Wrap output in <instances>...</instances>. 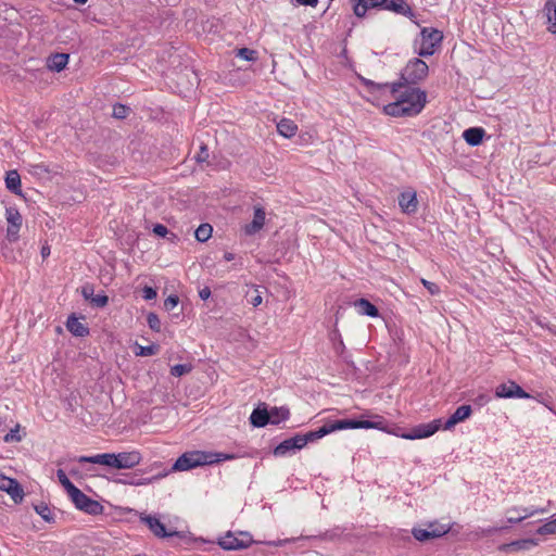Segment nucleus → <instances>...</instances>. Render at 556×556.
Here are the masks:
<instances>
[{"label": "nucleus", "instance_id": "obj_33", "mask_svg": "<svg viewBox=\"0 0 556 556\" xmlns=\"http://www.w3.org/2000/svg\"><path fill=\"white\" fill-rule=\"evenodd\" d=\"M56 476H58V479H59L60 483L66 490L67 494H70L72 491H74L76 489V486L70 481V479L65 475L64 470L59 469L56 471Z\"/></svg>", "mask_w": 556, "mask_h": 556}, {"label": "nucleus", "instance_id": "obj_15", "mask_svg": "<svg viewBox=\"0 0 556 556\" xmlns=\"http://www.w3.org/2000/svg\"><path fill=\"white\" fill-rule=\"evenodd\" d=\"M543 513V509H532V508H520V507H511L507 510V514L509 515L507 517V521L510 523H517L526 518L532 517L536 514Z\"/></svg>", "mask_w": 556, "mask_h": 556}, {"label": "nucleus", "instance_id": "obj_32", "mask_svg": "<svg viewBox=\"0 0 556 556\" xmlns=\"http://www.w3.org/2000/svg\"><path fill=\"white\" fill-rule=\"evenodd\" d=\"M136 356H152V355H155L157 352H159V345L156 344H151V345H148V346H142V345H139V344H136Z\"/></svg>", "mask_w": 556, "mask_h": 556}, {"label": "nucleus", "instance_id": "obj_34", "mask_svg": "<svg viewBox=\"0 0 556 556\" xmlns=\"http://www.w3.org/2000/svg\"><path fill=\"white\" fill-rule=\"evenodd\" d=\"M192 369V366L189 364H178L170 368V374L174 377H181L188 372H190Z\"/></svg>", "mask_w": 556, "mask_h": 556}, {"label": "nucleus", "instance_id": "obj_27", "mask_svg": "<svg viewBox=\"0 0 556 556\" xmlns=\"http://www.w3.org/2000/svg\"><path fill=\"white\" fill-rule=\"evenodd\" d=\"M269 419H270L269 410H267L266 408H264V409L256 408L252 412V414L250 416V421L255 427L266 426L267 424H269Z\"/></svg>", "mask_w": 556, "mask_h": 556}, {"label": "nucleus", "instance_id": "obj_43", "mask_svg": "<svg viewBox=\"0 0 556 556\" xmlns=\"http://www.w3.org/2000/svg\"><path fill=\"white\" fill-rule=\"evenodd\" d=\"M91 302L99 307H103L108 304L109 298L104 294H98L91 298Z\"/></svg>", "mask_w": 556, "mask_h": 556}, {"label": "nucleus", "instance_id": "obj_42", "mask_svg": "<svg viewBox=\"0 0 556 556\" xmlns=\"http://www.w3.org/2000/svg\"><path fill=\"white\" fill-rule=\"evenodd\" d=\"M421 283L425 286V288L429 291L430 294L435 295L440 292V288L437 283L428 281L426 279H421Z\"/></svg>", "mask_w": 556, "mask_h": 556}, {"label": "nucleus", "instance_id": "obj_39", "mask_svg": "<svg viewBox=\"0 0 556 556\" xmlns=\"http://www.w3.org/2000/svg\"><path fill=\"white\" fill-rule=\"evenodd\" d=\"M147 321H148L149 327L152 330H155V331H160L161 330V321H160V319H159L156 314L150 313L148 315V317H147Z\"/></svg>", "mask_w": 556, "mask_h": 556}, {"label": "nucleus", "instance_id": "obj_55", "mask_svg": "<svg viewBox=\"0 0 556 556\" xmlns=\"http://www.w3.org/2000/svg\"><path fill=\"white\" fill-rule=\"evenodd\" d=\"M198 160L199 161H203L204 160V154H201V156H198Z\"/></svg>", "mask_w": 556, "mask_h": 556}, {"label": "nucleus", "instance_id": "obj_54", "mask_svg": "<svg viewBox=\"0 0 556 556\" xmlns=\"http://www.w3.org/2000/svg\"><path fill=\"white\" fill-rule=\"evenodd\" d=\"M76 3L84 4L87 2V0H74Z\"/></svg>", "mask_w": 556, "mask_h": 556}, {"label": "nucleus", "instance_id": "obj_20", "mask_svg": "<svg viewBox=\"0 0 556 556\" xmlns=\"http://www.w3.org/2000/svg\"><path fill=\"white\" fill-rule=\"evenodd\" d=\"M301 443H302V439H298V435L287 439L275 447L274 455L275 456H285L290 451L301 450L302 448Z\"/></svg>", "mask_w": 556, "mask_h": 556}, {"label": "nucleus", "instance_id": "obj_44", "mask_svg": "<svg viewBox=\"0 0 556 556\" xmlns=\"http://www.w3.org/2000/svg\"><path fill=\"white\" fill-rule=\"evenodd\" d=\"M178 302H179V299H178L177 295H169L164 301V306H165L166 309L170 311V309L175 308L178 305Z\"/></svg>", "mask_w": 556, "mask_h": 556}, {"label": "nucleus", "instance_id": "obj_11", "mask_svg": "<svg viewBox=\"0 0 556 556\" xmlns=\"http://www.w3.org/2000/svg\"><path fill=\"white\" fill-rule=\"evenodd\" d=\"M441 419H434L429 424H422L415 427L412 432L404 433L401 437L407 440L425 439L434 434L442 426Z\"/></svg>", "mask_w": 556, "mask_h": 556}, {"label": "nucleus", "instance_id": "obj_17", "mask_svg": "<svg viewBox=\"0 0 556 556\" xmlns=\"http://www.w3.org/2000/svg\"><path fill=\"white\" fill-rule=\"evenodd\" d=\"M471 406L470 405H462L457 407L455 413L445 421L443 429L450 430L455 425H457L460 421H464L471 415Z\"/></svg>", "mask_w": 556, "mask_h": 556}, {"label": "nucleus", "instance_id": "obj_38", "mask_svg": "<svg viewBox=\"0 0 556 556\" xmlns=\"http://www.w3.org/2000/svg\"><path fill=\"white\" fill-rule=\"evenodd\" d=\"M35 510L37 511L38 515H40L42 517V519H45L46 521H51L52 520V514H51V510L50 508L46 505V504H40V505H37L35 506Z\"/></svg>", "mask_w": 556, "mask_h": 556}, {"label": "nucleus", "instance_id": "obj_6", "mask_svg": "<svg viewBox=\"0 0 556 556\" xmlns=\"http://www.w3.org/2000/svg\"><path fill=\"white\" fill-rule=\"evenodd\" d=\"M426 528L415 527L412 530L413 536L420 542L441 538L450 532L451 526L447 523H440L438 521L428 522Z\"/></svg>", "mask_w": 556, "mask_h": 556}, {"label": "nucleus", "instance_id": "obj_5", "mask_svg": "<svg viewBox=\"0 0 556 556\" xmlns=\"http://www.w3.org/2000/svg\"><path fill=\"white\" fill-rule=\"evenodd\" d=\"M443 40V35L435 28L425 27L420 31V37L415 41L414 50L419 56H430L434 54Z\"/></svg>", "mask_w": 556, "mask_h": 556}, {"label": "nucleus", "instance_id": "obj_12", "mask_svg": "<svg viewBox=\"0 0 556 556\" xmlns=\"http://www.w3.org/2000/svg\"><path fill=\"white\" fill-rule=\"evenodd\" d=\"M495 396L498 399H529L530 394L523 391L515 381H508L496 387Z\"/></svg>", "mask_w": 556, "mask_h": 556}, {"label": "nucleus", "instance_id": "obj_45", "mask_svg": "<svg viewBox=\"0 0 556 556\" xmlns=\"http://www.w3.org/2000/svg\"><path fill=\"white\" fill-rule=\"evenodd\" d=\"M29 172L31 174L41 175V174H48L49 169L43 164H35V165H30Z\"/></svg>", "mask_w": 556, "mask_h": 556}, {"label": "nucleus", "instance_id": "obj_31", "mask_svg": "<svg viewBox=\"0 0 556 556\" xmlns=\"http://www.w3.org/2000/svg\"><path fill=\"white\" fill-rule=\"evenodd\" d=\"M212 230H213V229H212V226H211V225H208V224H202V225H200V226L197 228V230H195V232H194V236H195V238H197V240H198V241H200V242H205V241H207V240L211 238V236H212Z\"/></svg>", "mask_w": 556, "mask_h": 556}, {"label": "nucleus", "instance_id": "obj_9", "mask_svg": "<svg viewBox=\"0 0 556 556\" xmlns=\"http://www.w3.org/2000/svg\"><path fill=\"white\" fill-rule=\"evenodd\" d=\"M0 491L5 492L15 504L23 502L25 493L16 479L0 473Z\"/></svg>", "mask_w": 556, "mask_h": 556}, {"label": "nucleus", "instance_id": "obj_19", "mask_svg": "<svg viewBox=\"0 0 556 556\" xmlns=\"http://www.w3.org/2000/svg\"><path fill=\"white\" fill-rule=\"evenodd\" d=\"M354 14L358 17L365 16L369 9H375L384 4L387 0H353Z\"/></svg>", "mask_w": 556, "mask_h": 556}, {"label": "nucleus", "instance_id": "obj_48", "mask_svg": "<svg viewBox=\"0 0 556 556\" xmlns=\"http://www.w3.org/2000/svg\"><path fill=\"white\" fill-rule=\"evenodd\" d=\"M81 293L85 299H91V296L93 294V287H91V286L83 287Z\"/></svg>", "mask_w": 556, "mask_h": 556}, {"label": "nucleus", "instance_id": "obj_8", "mask_svg": "<svg viewBox=\"0 0 556 556\" xmlns=\"http://www.w3.org/2000/svg\"><path fill=\"white\" fill-rule=\"evenodd\" d=\"M68 496L78 509L88 514L97 515L100 514L103 509L99 502L88 497L78 488L72 491Z\"/></svg>", "mask_w": 556, "mask_h": 556}, {"label": "nucleus", "instance_id": "obj_2", "mask_svg": "<svg viewBox=\"0 0 556 556\" xmlns=\"http://www.w3.org/2000/svg\"><path fill=\"white\" fill-rule=\"evenodd\" d=\"M379 429L387 430V422L381 416H375L374 420H337L324 425L316 431H309L305 434H296L298 439H302L301 447H304L308 442L320 439L333 431L343 429Z\"/></svg>", "mask_w": 556, "mask_h": 556}, {"label": "nucleus", "instance_id": "obj_22", "mask_svg": "<svg viewBox=\"0 0 556 556\" xmlns=\"http://www.w3.org/2000/svg\"><path fill=\"white\" fill-rule=\"evenodd\" d=\"M298 125L295 124V122H293L292 119L290 118H281L278 123H277V131L280 136L285 137V138H292L296 135L298 132Z\"/></svg>", "mask_w": 556, "mask_h": 556}, {"label": "nucleus", "instance_id": "obj_49", "mask_svg": "<svg viewBox=\"0 0 556 556\" xmlns=\"http://www.w3.org/2000/svg\"><path fill=\"white\" fill-rule=\"evenodd\" d=\"M199 296L202 300H207L211 296V290L208 287H205L199 291Z\"/></svg>", "mask_w": 556, "mask_h": 556}, {"label": "nucleus", "instance_id": "obj_14", "mask_svg": "<svg viewBox=\"0 0 556 556\" xmlns=\"http://www.w3.org/2000/svg\"><path fill=\"white\" fill-rule=\"evenodd\" d=\"M266 213L263 207L255 206L253 219L250 224L244 226V232L248 236H253L257 233L265 225Z\"/></svg>", "mask_w": 556, "mask_h": 556}, {"label": "nucleus", "instance_id": "obj_56", "mask_svg": "<svg viewBox=\"0 0 556 556\" xmlns=\"http://www.w3.org/2000/svg\"><path fill=\"white\" fill-rule=\"evenodd\" d=\"M198 160L199 161H203L204 160V154H201V156H198Z\"/></svg>", "mask_w": 556, "mask_h": 556}, {"label": "nucleus", "instance_id": "obj_47", "mask_svg": "<svg viewBox=\"0 0 556 556\" xmlns=\"http://www.w3.org/2000/svg\"><path fill=\"white\" fill-rule=\"evenodd\" d=\"M153 232L156 235V236H160V237H165L167 233H168V229L162 225V224H156L154 227H153Z\"/></svg>", "mask_w": 556, "mask_h": 556}, {"label": "nucleus", "instance_id": "obj_28", "mask_svg": "<svg viewBox=\"0 0 556 556\" xmlns=\"http://www.w3.org/2000/svg\"><path fill=\"white\" fill-rule=\"evenodd\" d=\"M355 307L358 308L359 314L369 317H377L379 315L378 308L366 299H359L355 302Z\"/></svg>", "mask_w": 556, "mask_h": 556}, {"label": "nucleus", "instance_id": "obj_23", "mask_svg": "<svg viewBox=\"0 0 556 556\" xmlns=\"http://www.w3.org/2000/svg\"><path fill=\"white\" fill-rule=\"evenodd\" d=\"M67 330L76 337H85L89 333V329L76 316H70L66 321Z\"/></svg>", "mask_w": 556, "mask_h": 556}, {"label": "nucleus", "instance_id": "obj_35", "mask_svg": "<svg viewBox=\"0 0 556 556\" xmlns=\"http://www.w3.org/2000/svg\"><path fill=\"white\" fill-rule=\"evenodd\" d=\"M3 440L7 443L20 442L22 440V435L20 434V425H16L14 429H11L10 432L4 435Z\"/></svg>", "mask_w": 556, "mask_h": 556}, {"label": "nucleus", "instance_id": "obj_40", "mask_svg": "<svg viewBox=\"0 0 556 556\" xmlns=\"http://www.w3.org/2000/svg\"><path fill=\"white\" fill-rule=\"evenodd\" d=\"M129 108L123 104H116L113 108V116L116 118H125L128 115Z\"/></svg>", "mask_w": 556, "mask_h": 556}, {"label": "nucleus", "instance_id": "obj_3", "mask_svg": "<svg viewBox=\"0 0 556 556\" xmlns=\"http://www.w3.org/2000/svg\"><path fill=\"white\" fill-rule=\"evenodd\" d=\"M235 454L207 452V451H189L180 455L172 467V471H187L197 467L213 465L224 460H232Z\"/></svg>", "mask_w": 556, "mask_h": 556}, {"label": "nucleus", "instance_id": "obj_16", "mask_svg": "<svg viewBox=\"0 0 556 556\" xmlns=\"http://www.w3.org/2000/svg\"><path fill=\"white\" fill-rule=\"evenodd\" d=\"M399 205L406 214L415 213L418 208V200L415 191L402 192L399 197Z\"/></svg>", "mask_w": 556, "mask_h": 556}, {"label": "nucleus", "instance_id": "obj_21", "mask_svg": "<svg viewBox=\"0 0 556 556\" xmlns=\"http://www.w3.org/2000/svg\"><path fill=\"white\" fill-rule=\"evenodd\" d=\"M141 520L159 538H166V536H172L175 534V533H168L165 529V526L156 517L144 516V517H141Z\"/></svg>", "mask_w": 556, "mask_h": 556}, {"label": "nucleus", "instance_id": "obj_7", "mask_svg": "<svg viewBox=\"0 0 556 556\" xmlns=\"http://www.w3.org/2000/svg\"><path fill=\"white\" fill-rule=\"evenodd\" d=\"M429 67L418 58L410 60L403 70L402 78L409 84H418L427 78Z\"/></svg>", "mask_w": 556, "mask_h": 556}, {"label": "nucleus", "instance_id": "obj_4", "mask_svg": "<svg viewBox=\"0 0 556 556\" xmlns=\"http://www.w3.org/2000/svg\"><path fill=\"white\" fill-rule=\"evenodd\" d=\"M142 456L138 451L122 452L118 454H98L94 456H80L77 458L79 463L99 464L116 469H130L140 464Z\"/></svg>", "mask_w": 556, "mask_h": 556}, {"label": "nucleus", "instance_id": "obj_53", "mask_svg": "<svg viewBox=\"0 0 556 556\" xmlns=\"http://www.w3.org/2000/svg\"><path fill=\"white\" fill-rule=\"evenodd\" d=\"M233 257H235V256H233V254H232V253L227 252V253H225V254H224V258H225L227 262L232 261V260H233Z\"/></svg>", "mask_w": 556, "mask_h": 556}, {"label": "nucleus", "instance_id": "obj_57", "mask_svg": "<svg viewBox=\"0 0 556 556\" xmlns=\"http://www.w3.org/2000/svg\"><path fill=\"white\" fill-rule=\"evenodd\" d=\"M202 153H205V155L207 156V150L205 148H202Z\"/></svg>", "mask_w": 556, "mask_h": 556}, {"label": "nucleus", "instance_id": "obj_41", "mask_svg": "<svg viewBox=\"0 0 556 556\" xmlns=\"http://www.w3.org/2000/svg\"><path fill=\"white\" fill-rule=\"evenodd\" d=\"M262 302H263L262 293H261L258 287L254 286L253 287V294L251 295L250 303L254 307H256V306L261 305Z\"/></svg>", "mask_w": 556, "mask_h": 556}, {"label": "nucleus", "instance_id": "obj_1", "mask_svg": "<svg viewBox=\"0 0 556 556\" xmlns=\"http://www.w3.org/2000/svg\"><path fill=\"white\" fill-rule=\"evenodd\" d=\"M427 103V93L419 88H407L394 102L383 106V112L390 116H415Z\"/></svg>", "mask_w": 556, "mask_h": 556}, {"label": "nucleus", "instance_id": "obj_26", "mask_svg": "<svg viewBox=\"0 0 556 556\" xmlns=\"http://www.w3.org/2000/svg\"><path fill=\"white\" fill-rule=\"evenodd\" d=\"M5 186L13 193H15L17 195L22 194L21 177L16 170H10L7 173Z\"/></svg>", "mask_w": 556, "mask_h": 556}, {"label": "nucleus", "instance_id": "obj_24", "mask_svg": "<svg viewBox=\"0 0 556 556\" xmlns=\"http://www.w3.org/2000/svg\"><path fill=\"white\" fill-rule=\"evenodd\" d=\"M544 14L549 23L548 31L552 34H556V1L555 0H546L544 5Z\"/></svg>", "mask_w": 556, "mask_h": 556}, {"label": "nucleus", "instance_id": "obj_29", "mask_svg": "<svg viewBox=\"0 0 556 556\" xmlns=\"http://www.w3.org/2000/svg\"><path fill=\"white\" fill-rule=\"evenodd\" d=\"M68 62V55L64 53H56L48 61V67L55 72H61L65 68Z\"/></svg>", "mask_w": 556, "mask_h": 556}, {"label": "nucleus", "instance_id": "obj_37", "mask_svg": "<svg viewBox=\"0 0 556 556\" xmlns=\"http://www.w3.org/2000/svg\"><path fill=\"white\" fill-rule=\"evenodd\" d=\"M256 51L249 48H241L238 50L237 55L245 61H255L256 60Z\"/></svg>", "mask_w": 556, "mask_h": 556}, {"label": "nucleus", "instance_id": "obj_25", "mask_svg": "<svg viewBox=\"0 0 556 556\" xmlns=\"http://www.w3.org/2000/svg\"><path fill=\"white\" fill-rule=\"evenodd\" d=\"M484 136V130L479 127H471L464 131L463 137L470 146H478L481 143Z\"/></svg>", "mask_w": 556, "mask_h": 556}, {"label": "nucleus", "instance_id": "obj_52", "mask_svg": "<svg viewBox=\"0 0 556 556\" xmlns=\"http://www.w3.org/2000/svg\"><path fill=\"white\" fill-rule=\"evenodd\" d=\"M41 254H42V256H43V257L48 256V255L50 254V249H49V247H43V248L41 249Z\"/></svg>", "mask_w": 556, "mask_h": 556}, {"label": "nucleus", "instance_id": "obj_30", "mask_svg": "<svg viewBox=\"0 0 556 556\" xmlns=\"http://www.w3.org/2000/svg\"><path fill=\"white\" fill-rule=\"evenodd\" d=\"M270 419L269 424L278 425L289 418V409L286 407H273L269 410Z\"/></svg>", "mask_w": 556, "mask_h": 556}, {"label": "nucleus", "instance_id": "obj_51", "mask_svg": "<svg viewBox=\"0 0 556 556\" xmlns=\"http://www.w3.org/2000/svg\"><path fill=\"white\" fill-rule=\"evenodd\" d=\"M386 87H389L390 88V91L391 93L394 96L397 91H399V87H401V84L396 85V84H393V85H386Z\"/></svg>", "mask_w": 556, "mask_h": 556}, {"label": "nucleus", "instance_id": "obj_36", "mask_svg": "<svg viewBox=\"0 0 556 556\" xmlns=\"http://www.w3.org/2000/svg\"><path fill=\"white\" fill-rule=\"evenodd\" d=\"M538 533L541 534V535L556 533V519H554V520H552L549 522H546L545 525L541 526L538 529Z\"/></svg>", "mask_w": 556, "mask_h": 556}, {"label": "nucleus", "instance_id": "obj_18", "mask_svg": "<svg viewBox=\"0 0 556 556\" xmlns=\"http://www.w3.org/2000/svg\"><path fill=\"white\" fill-rule=\"evenodd\" d=\"M383 5L384 9L392 11L396 14H401L409 18H413L415 16L410 7L406 3L405 0H387Z\"/></svg>", "mask_w": 556, "mask_h": 556}, {"label": "nucleus", "instance_id": "obj_13", "mask_svg": "<svg viewBox=\"0 0 556 556\" xmlns=\"http://www.w3.org/2000/svg\"><path fill=\"white\" fill-rule=\"evenodd\" d=\"M5 218L9 224L7 229V237L10 241H16L18 239V231L22 226V215L14 207H8L5 210Z\"/></svg>", "mask_w": 556, "mask_h": 556}, {"label": "nucleus", "instance_id": "obj_10", "mask_svg": "<svg viewBox=\"0 0 556 556\" xmlns=\"http://www.w3.org/2000/svg\"><path fill=\"white\" fill-rule=\"evenodd\" d=\"M251 543L252 539L247 533H240L239 535L227 533L218 542L220 547L227 551L243 549L249 547Z\"/></svg>", "mask_w": 556, "mask_h": 556}, {"label": "nucleus", "instance_id": "obj_50", "mask_svg": "<svg viewBox=\"0 0 556 556\" xmlns=\"http://www.w3.org/2000/svg\"><path fill=\"white\" fill-rule=\"evenodd\" d=\"M167 476V472H163V473H160L157 477H155V479H159V478H164ZM154 480V478H150V479H144L138 483H136L137 485H143V484H148V483H151L152 481Z\"/></svg>", "mask_w": 556, "mask_h": 556}, {"label": "nucleus", "instance_id": "obj_46", "mask_svg": "<svg viewBox=\"0 0 556 556\" xmlns=\"http://www.w3.org/2000/svg\"><path fill=\"white\" fill-rule=\"evenodd\" d=\"M157 295L155 289H153L152 287H148L146 286L143 289H142V296L144 300H153L155 299Z\"/></svg>", "mask_w": 556, "mask_h": 556}]
</instances>
